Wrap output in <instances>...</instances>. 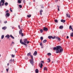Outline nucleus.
Segmentation results:
<instances>
[{"label": "nucleus", "instance_id": "obj_1", "mask_svg": "<svg viewBox=\"0 0 73 73\" xmlns=\"http://www.w3.org/2000/svg\"><path fill=\"white\" fill-rule=\"evenodd\" d=\"M53 49L54 50H56V53H61L63 51L62 48L60 46H58L56 47H54Z\"/></svg>", "mask_w": 73, "mask_h": 73}, {"label": "nucleus", "instance_id": "obj_2", "mask_svg": "<svg viewBox=\"0 0 73 73\" xmlns=\"http://www.w3.org/2000/svg\"><path fill=\"white\" fill-rule=\"evenodd\" d=\"M31 52H29V53H28L27 54V56L29 57V56H30L31 58V60H30V63L32 65H33V56L32 55H31Z\"/></svg>", "mask_w": 73, "mask_h": 73}, {"label": "nucleus", "instance_id": "obj_3", "mask_svg": "<svg viewBox=\"0 0 73 73\" xmlns=\"http://www.w3.org/2000/svg\"><path fill=\"white\" fill-rule=\"evenodd\" d=\"M5 2V0H1L0 2V6H1V4L2 5H4Z\"/></svg>", "mask_w": 73, "mask_h": 73}, {"label": "nucleus", "instance_id": "obj_4", "mask_svg": "<svg viewBox=\"0 0 73 73\" xmlns=\"http://www.w3.org/2000/svg\"><path fill=\"white\" fill-rule=\"evenodd\" d=\"M43 30L45 32H47L48 31V29L47 28L44 27L43 28Z\"/></svg>", "mask_w": 73, "mask_h": 73}, {"label": "nucleus", "instance_id": "obj_5", "mask_svg": "<svg viewBox=\"0 0 73 73\" xmlns=\"http://www.w3.org/2000/svg\"><path fill=\"white\" fill-rule=\"evenodd\" d=\"M28 40L27 39H23V41L25 43H27V42Z\"/></svg>", "mask_w": 73, "mask_h": 73}, {"label": "nucleus", "instance_id": "obj_6", "mask_svg": "<svg viewBox=\"0 0 73 73\" xmlns=\"http://www.w3.org/2000/svg\"><path fill=\"white\" fill-rule=\"evenodd\" d=\"M10 14H9V13H6V16H5V17H7V16L8 17H9V16H10Z\"/></svg>", "mask_w": 73, "mask_h": 73}, {"label": "nucleus", "instance_id": "obj_7", "mask_svg": "<svg viewBox=\"0 0 73 73\" xmlns=\"http://www.w3.org/2000/svg\"><path fill=\"white\" fill-rule=\"evenodd\" d=\"M20 43L21 44H24V42H23V40L22 39L20 40Z\"/></svg>", "mask_w": 73, "mask_h": 73}, {"label": "nucleus", "instance_id": "obj_8", "mask_svg": "<svg viewBox=\"0 0 73 73\" xmlns=\"http://www.w3.org/2000/svg\"><path fill=\"white\" fill-rule=\"evenodd\" d=\"M37 52L36 51H35L33 54V55L34 56H36L37 55Z\"/></svg>", "mask_w": 73, "mask_h": 73}, {"label": "nucleus", "instance_id": "obj_9", "mask_svg": "<svg viewBox=\"0 0 73 73\" xmlns=\"http://www.w3.org/2000/svg\"><path fill=\"white\" fill-rule=\"evenodd\" d=\"M5 37L8 38H9L10 37V36L8 35H7L5 36Z\"/></svg>", "mask_w": 73, "mask_h": 73}, {"label": "nucleus", "instance_id": "obj_10", "mask_svg": "<svg viewBox=\"0 0 73 73\" xmlns=\"http://www.w3.org/2000/svg\"><path fill=\"white\" fill-rule=\"evenodd\" d=\"M44 70H46V71H47L48 70V69L46 67H44Z\"/></svg>", "mask_w": 73, "mask_h": 73}, {"label": "nucleus", "instance_id": "obj_11", "mask_svg": "<svg viewBox=\"0 0 73 73\" xmlns=\"http://www.w3.org/2000/svg\"><path fill=\"white\" fill-rule=\"evenodd\" d=\"M66 15L67 17H69V18L70 17V15L69 14H66Z\"/></svg>", "mask_w": 73, "mask_h": 73}, {"label": "nucleus", "instance_id": "obj_12", "mask_svg": "<svg viewBox=\"0 0 73 73\" xmlns=\"http://www.w3.org/2000/svg\"><path fill=\"white\" fill-rule=\"evenodd\" d=\"M61 22H62V23H65V20H63V19H62L61 20Z\"/></svg>", "mask_w": 73, "mask_h": 73}, {"label": "nucleus", "instance_id": "obj_13", "mask_svg": "<svg viewBox=\"0 0 73 73\" xmlns=\"http://www.w3.org/2000/svg\"><path fill=\"white\" fill-rule=\"evenodd\" d=\"M21 1H21V0H18V3H21Z\"/></svg>", "mask_w": 73, "mask_h": 73}, {"label": "nucleus", "instance_id": "obj_14", "mask_svg": "<svg viewBox=\"0 0 73 73\" xmlns=\"http://www.w3.org/2000/svg\"><path fill=\"white\" fill-rule=\"evenodd\" d=\"M35 72L36 73H38V69H36L35 70Z\"/></svg>", "mask_w": 73, "mask_h": 73}, {"label": "nucleus", "instance_id": "obj_15", "mask_svg": "<svg viewBox=\"0 0 73 73\" xmlns=\"http://www.w3.org/2000/svg\"><path fill=\"white\" fill-rule=\"evenodd\" d=\"M63 28V26H61L59 27V29H62Z\"/></svg>", "mask_w": 73, "mask_h": 73}, {"label": "nucleus", "instance_id": "obj_16", "mask_svg": "<svg viewBox=\"0 0 73 73\" xmlns=\"http://www.w3.org/2000/svg\"><path fill=\"white\" fill-rule=\"evenodd\" d=\"M10 36L11 37V38H13V39H14V38H15L13 37V36H12V35H10Z\"/></svg>", "mask_w": 73, "mask_h": 73}, {"label": "nucleus", "instance_id": "obj_17", "mask_svg": "<svg viewBox=\"0 0 73 73\" xmlns=\"http://www.w3.org/2000/svg\"><path fill=\"white\" fill-rule=\"evenodd\" d=\"M47 41L46 40H45L43 41V43H45Z\"/></svg>", "mask_w": 73, "mask_h": 73}, {"label": "nucleus", "instance_id": "obj_18", "mask_svg": "<svg viewBox=\"0 0 73 73\" xmlns=\"http://www.w3.org/2000/svg\"><path fill=\"white\" fill-rule=\"evenodd\" d=\"M2 29L5 30V29H7V27H2Z\"/></svg>", "mask_w": 73, "mask_h": 73}, {"label": "nucleus", "instance_id": "obj_19", "mask_svg": "<svg viewBox=\"0 0 73 73\" xmlns=\"http://www.w3.org/2000/svg\"><path fill=\"white\" fill-rule=\"evenodd\" d=\"M69 29H70V30L72 29V26H70Z\"/></svg>", "mask_w": 73, "mask_h": 73}, {"label": "nucleus", "instance_id": "obj_20", "mask_svg": "<svg viewBox=\"0 0 73 73\" xmlns=\"http://www.w3.org/2000/svg\"><path fill=\"white\" fill-rule=\"evenodd\" d=\"M8 5V3H7V2H6L5 3V5L6 6Z\"/></svg>", "mask_w": 73, "mask_h": 73}, {"label": "nucleus", "instance_id": "obj_21", "mask_svg": "<svg viewBox=\"0 0 73 73\" xmlns=\"http://www.w3.org/2000/svg\"><path fill=\"white\" fill-rule=\"evenodd\" d=\"M52 36H48V38L49 39H50V38H52Z\"/></svg>", "mask_w": 73, "mask_h": 73}, {"label": "nucleus", "instance_id": "obj_22", "mask_svg": "<svg viewBox=\"0 0 73 73\" xmlns=\"http://www.w3.org/2000/svg\"><path fill=\"white\" fill-rule=\"evenodd\" d=\"M19 32V34L20 35V34L22 33V30L21 29Z\"/></svg>", "mask_w": 73, "mask_h": 73}, {"label": "nucleus", "instance_id": "obj_23", "mask_svg": "<svg viewBox=\"0 0 73 73\" xmlns=\"http://www.w3.org/2000/svg\"><path fill=\"white\" fill-rule=\"evenodd\" d=\"M4 35H3L1 36V39H3V38H4Z\"/></svg>", "mask_w": 73, "mask_h": 73}, {"label": "nucleus", "instance_id": "obj_24", "mask_svg": "<svg viewBox=\"0 0 73 73\" xmlns=\"http://www.w3.org/2000/svg\"><path fill=\"white\" fill-rule=\"evenodd\" d=\"M71 37H73V33H72L70 34Z\"/></svg>", "mask_w": 73, "mask_h": 73}, {"label": "nucleus", "instance_id": "obj_25", "mask_svg": "<svg viewBox=\"0 0 73 73\" xmlns=\"http://www.w3.org/2000/svg\"><path fill=\"white\" fill-rule=\"evenodd\" d=\"M48 60L49 61H48V62H50V58H48Z\"/></svg>", "mask_w": 73, "mask_h": 73}, {"label": "nucleus", "instance_id": "obj_26", "mask_svg": "<svg viewBox=\"0 0 73 73\" xmlns=\"http://www.w3.org/2000/svg\"><path fill=\"white\" fill-rule=\"evenodd\" d=\"M54 21L55 23H58V21L57 19L55 20Z\"/></svg>", "mask_w": 73, "mask_h": 73}, {"label": "nucleus", "instance_id": "obj_27", "mask_svg": "<svg viewBox=\"0 0 73 73\" xmlns=\"http://www.w3.org/2000/svg\"><path fill=\"white\" fill-rule=\"evenodd\" d=\"M47 55H48V56H51V53H47Z\"/></svg>", "mask_w": 73, "mask_h": 73}, {"label": "nucleus", "instance_id": "obj_28", "mask_svg": "<svg viewBox=\"0 0 73 73\" xmlns=\"http://www.w3.org/2000/svg\"><path fill=\"white\" fill-rule=\"evenodd\" d=\"M42 66H43L42 64V63H41L40 66V68H42Z\"/></svg>", "mask_w": 73, "mask_h": 73}, {"label": "nucleus", "instance_id": "obj_29", "mask_svg": "<svg viewBox=\"0 0 73 73\" xmlns=\"http://www.w3.org/2000/svg\"><path fill=\"white\" fill-rule=\"evenodd\" d=\"M27 17L29 18L31 17V15H28Z\"/></svg>", "mask_w": 73, "mask_h": 73}, {"label": "nucleus", "instance_id": "obj_30", "mask_svg": "<svg viewBox=\"0 0 73 73\" xmlns=\"http://www.w3.org/2000/svg\"><path fill=\"white\" fill-rule=\"evenodd\" d=\"M19 7L20 8H22V6L21 5H19Z\"/></svg>", "mask_w": 73, "mask_h": 73}, {"label": "nucleus", "instance_id": "obj_31", "mask_svg": "<svg viewBox=\"0 0 73 73\" xmlns=\"http://www.w3.org/2000/svg\"><path fill=\"white\" fill-rule=\"evenodd\" d=\"M9 69V67L8 68V69H6V71L8 72V70Z\"/></svg>", "mask_w": 73, "mask_h": 73}, {"label": "nucleus", "instance_id": "obj_32", "mask_svg": "<svg viewBox=\"0 0 73 73\" xmlns=\"http://www.w3.org/2000/svg\"><path fill=\"white\" fill-rule=\"evenodd\" d=\"M10 63H12V60L10 59Z\"/></svg>", "mask_w": 73, "mask_h": 73}, {"label": "nucleus", "instance_id": "obj_33", "mask_svg": "<svg viewBox=\"0 0 73 73\" xmlns=\"http://www.w3.org/2000/svg\"><path fill=\"white\" fill-rule=\"evenodd\" d=\"M40 31L41 33H42V32H43V30L42 29H40Z\"/></svg>", "mask_w": 73, "mask_h": 73}, {"label": "nucleus", "instance_id": "obj_34", "mask_svg": "<svg viewBox=\"0 0 73 73\" xmlns=\"http://www.w3.org/2000/svg\"><path fill=\"white\" fill-rule=\"evenodd\" d=\"M40 40H43V37L41 36L40 37Z\"/></svg>", "mask_w": 73, "mask_h": 73}, {"label": "nucleus", "instance_id": "obj_35", "mask_svg": "<svg viewBox=\"0 0 73 73\" xmlns=\"http://www.w3.org/2000/svg\"><path fill=\"white\" fill-rule=\"evenodd\" d=\"M11 57H15V55H13L12 54L11 55Z\"/></svg>", "mask_w": 73, "mask_h": 73}, {"label": "nucleus", "instance_id": "obj_36", "mask_svg": "<svg viewBox=\"0 0 73 73\" xmlns=\"http://www.w3.org/2000/svg\"><path fill=\"white\" fill-rule=\"evenodd\" d=\"M20 35H21L22 36H24V34L23 33H21Z\"/></svg>", "mask_w": 73, "mask_h": 73}, {"label": "nucleus", "instance_id": "obj_37", "mask_svg": "<svg viewBox=\"0 0 73 73\" xmlns=\"http://www.w3.org/2000/svg\"><path fill=\"white\" fill-rule=\"evenodd\" d=\"M23 45L24 44V45H25L26 46H27V44H26L25 43H24V42H23V44H22Z\"/></svg>", "mask_w": 73, "mask_h": 73}, {"label": "nucleus", "instance_id": "obj_38", "mask_svg": "<svg viewBox=\"0 0 73 73\" xmlns=\"http://www.w3.org/2000/svg\"><path fill=\"white\" fill-rule=\"evenodd\" d=\"M11 9H12V8H10V11L11 12H12L13 11H12V10H11Z\"/></svg>", "mask_w": 73, "mask_h": 73}, {"label": "nucleus", "instance_id": "obj_39", "mask_svg": "<svg viewBox=\"0 0 73 73\" xmlns=\"http://www.w3.org/2000/svg\"><path fill=\"white\" fill-rule=\"evenodd\" d=\"M41 63H42V64H44V61H41Z\"/></svg>", "mask_w": 73, "mask_h": 73}, {"label": "nucleus", "instance_id": "obj_40", "mask_svg": "<svg viewBox=\"0 0 73 73\" xmlns=\"http://www.w3.org/2000/svg\"><path fill=\"white\" fill-rule=\"evenodd\" d=\"M55 37H56L55 36H54V37H53V36H52V39H54Z\"/></svg>", "mask_w": 73, "mask_h": 73}, {"label": "nucleus", "instance_id": "obj_41", "mask_svg": "<svg viewBox=\"0 0 73 73\" xmlns=\"http://www.w3.org/2000/svg\"><path fill=\"white\" fill-rule=\"evenodd\" d=\"M58 41H60V38L59 37L58 38Z\"/></svg>", "mask_w": 73, "mask_h": 73}, {"label": "nucleus", "instance_id": "obj_42", "mask_svg": "<svg viewBox=\"0 0 73 73\" xmlns=\"http://www.w3.org/2000/svg\"><path fill=\"white\" fill-rule=\"evenodd\" d=\"M43 12V11L42 10H41L40 11V12Z\"/></svg>", "mask_w": 73, "mask_h": 73}, {"label": "nucleus", "instance_id": "obj_43", "mask_svg": "<svg viewBox=\"0 0 73 73\" xmlns=\"http://www.w3.org/2000/svg\"><path fill=\"white\" fill-rule=\"evenodd\" d=\"M7 23V21H5L4 22V23H5V24H6V23Z\"/></svg>", "mask_w": 73, "mask_h": 73}, {"label": "nucleus", "instance_id": "obj_44", "mask_svg": "<svg viewBox=\"0 0 73 73\" xmlns=\"http://www.w3.org/2000/svg\"><path fill=\"white\" fill-rule=\"evenodd\" d=\"M40 46H42V43H41L40 44Z\"/></svg>", "mask_w": 73, "mask_h": 73}, {"label": "nucleus", "instance_id": "obj_45", "mask_svg": "<svg viewBox=\"0 0 73 73\" xmlns=\"http://www.w3.org/2000/svg\"><path fill=\"white\" fill-rule=\"evenodd\" d=\"M58 1V0H55V3H57Z\"/></svg>", "mask_w": 73, "mask_h": 73}, {"label": "nucleus", "instance_id": "obj_46", "mask_svg": "<svg viewBox=\"0 0 73 73\" xmlns=\"http://www.w3.org/2000/svg\"><path fill=\"white\" fill-rule=\"evenodd\" d=\"M40 15H42V13L41 12H40Z\"/></svg>", "mask_w": 73, "mask_h": 73}, {"label": "nucleus", "instance_id": "obj_47", "mask_svg": "<svg viewBox=\"0 0 73 73\" xmlns=\"http://www.w3.org/2000/svg\"><path fill=\"white\" fill-rule=\"evenodd\" d=\"M59 37L58 36H57L56 37V39H58V38H59Z\"/></svg>", "mask_w": 73, "mask_h": 73}, {"label": "nucleus", "instance_id": "obj_48", "mask_svg": "<svg viewBox=\"0 0 73 73\" xmlns=\"http://www.w3.org/2000/svg\"><path fill=\"white\" fill-rule=\"evenodd\" d=\"M27 44H29V41H27Z\"/></svg>", "mask_w": 73, "mask_h": 73}, {"label": "nucleus", "instance_id": "obj_49", "mask_svg": "<svg viewBox=\"0 0 73 73\" xmlns=\"http://www.w3.org/2000/svg\"><path fill=\"white\" fill-rule=\"evenodd\" d=\"M15 42H12V44H14Z\"/></svg>", "mask_w": 73, "mask_h": 73}, {"label": "nucleus", "instance_id": "obj_50", "mask_svg": "<svg viewBox=\"0 0 73 73\" xmlns=\"http://www.w3.org/2000/svg\"><path fill=\"white\" fill-rule=\"evenodd\" d=\"M6 12H8V10H7V11H6L5 12V13H6Z\"/></svg>", "mask_w": 73, "mask_h": 73}, {"label": "nucleus", "instance_id": "obj_51", "mask_svg": "<svg viewBox=\"0 0 73 73\" xmlns=\"http://www.w3.org/2000/svg\"><path fill=\"white\" fill-rule=\"evenodd\" d=\"M67 38H69V36H67Z\"/></svg>", "mask_w": 73, "mask_h": 73}, {"label": "nucleus", "instance_id": "obj_52", "mask_svg": "<svg viewBox=\"0 0 73 73\" xmlns=\"http://www.w3.org/2000/svg\"><path fill=\"white\" fill-rule=\"evenodd\" d=\"M12 61L13 62H14V59L12 60Z\"/></svg>", "mask_w": 73, "mask_h": 73}, {"label": "nucleus", "instance_id": "obj_53", "mask_svg": "<svg viewBox=\"0 0 73 73\" xmlns=\"http://www.w3.org/2000/svg\"><path fill=\"white\" fill-rule=\"evenodd\" d=\"M58 11H60V9L59 8H58Z\"/></svg>", "mask_w": 73, "mask_h": 73}, {"label": "nucleus", "instance_id": "obj_54", "mask_svg": "<svg viewBox=\"0 0 73 73\" xmlns=\"http://www.w3.org/2000/svg\"><path fill=\"white\" fill-rule=\"evenodd\" d=\"M7 66H9V63H7Z\"/></svg>", "mask_w": 73, "mask_h": 73}, {"label": "nucleus", "instance_id": "obj_55", "mask_svg": "<svg viewBox=\"0 0 73 73\" xmlns=\"http://www.w3.org/2000/svg\"><path fill=\"white\" fill-rule=\"evenodd\" d=\"M18 27H19V29H20V25H19L18 26Z\"/></svg>", "mask_w": 73, "mask_h": 73}, {"label": "nucleus", "instance_id": "obj_56", "mask_svg": "<svg viewBox=\"0 0 73 73\" xmlns=\"http://www.w3.org/2000/svg\"><path fill=\"white\" fill-rule=\"evenodd\" d=\"M42 8H44V7H42Z\"/></svg>", "mask_w": 73, "mask_h": 73}, {"label": "nucleus", "instance_id": "obj_57", "mask_svg": "<svg viewBox=\"0 0 73 73\" xmlns=\"http://www.w3.org/2000/svg\"><path fill=\"white\" fill-rule=\"evenodd\" d=\"M33 1H34V2H35V0H33Z\"/></svg>", "mask_w": 73, "mask_h": 73}, {"label": "nucleus", "instance_id": "obj_58", "mask_svg": "<svg viewBox=\"0 0 73 73\" xmlns=\"http://www.w3.org/2000/svg\"><path fill=\"white\" fill-rule=\"evenodd\" d=\"M57 7H58V8L59 7L58 6V5Z\"/></svg>", "mask_w": 73, "mask_h": 73}, {"label": "nucleus", "instance_id": "obj_59", "mask_svg": "<svg viewBox=\"0 0 73 73\" xmlns=\"http://www.w3.org/2000/svg\"><path fill=\"white\" fill-rule=\"evenodd\" d=\"M72 32H73V29H72Z\"/></svg>", "mask_w": 73, "mask_h": 73}, {"label": "nucleus", "instance_id": "obj_60", "mask_svg": "<svg viewBox=\"0 0 73 73\" xmlns=\"http://www.w3.org/2000/svg\"><path fill=\"white\" fill-rule=\"evenodd\" d=\"M1 57V54H0V57Z\"/></svg>", "mask_w": 73, "mask_h": 73}, {"label": "nucleus", "instance_id": "obj_61", "mask_svg": "<svg viewBox=\"0 0 73 73\" xmlns=\"http://www.w3.org/2000/svg\"><path fill=\"white\" fill-rule=\"evenodd\" d=\"M12 28H13H13H14V27H12Z\"/></svg>", "mask_w": 73, "mask_h": 73}, {"label": "nucleus", "instance_id": "obj_62", "mask_svg": "<svg viewBox=\"0 0 73 73\" xmlns=\"http://www.w3.org/2000/svg\"><path fill=\"white\" fill-rule=\"evenodd\" d=\"M52 63H53V62H52Z\"/></svg>", "mask_w": 73, "mask_h": 73}, {"label": "nucleus", "instance_id": "obj_63", "mask_svg": "<svg viewBox=\"0 0 73 73\" xmlns=\"http://www.w3.org/2000/svg\"><path fill=\"white\" fill-rule=\"evenodd\" d=\"M1 21H0V23H1Z\"/></svg>", "mask_w": 73, "mask_h": 73}, {"label": "nucleus", "instance_id": "obj_64", "mask_svg": "<svg viewBox=\"0 0 73 73\" xmlns=\"http://www.w3.org/2000/svg\"><path fill=\"white\" fill-rule=\"evenodd\" d=\"M21 0V1H22V0Z\"/></svg>", "mask_w": 73, "mask_h": 73}]
</instances>
